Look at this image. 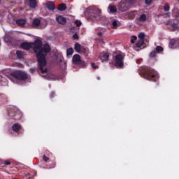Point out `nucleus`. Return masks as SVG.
Segmentation results:
<instances>
[{"mask_svg": "<svg viewBox=\"0 0 179 179\" xmlns=\"http://www.w3.org/2000/svg\"><path fill=\"white\" fill-rule=\"evenodd\" d=\"M20 47L23 50L33 48L38 59L39 75L48 80H55V76L48 72V66H47V60L45 59L47 54L51 51L50 45L47 43L43 45L41 41L36 40L34 43H23Z\"/></svg>", "mask_w": 179, "mask_h": 179, "instance_id": "nucleus-1", "label": "nucleus"}, {"mask_svg": "<svg viewBox=\"0 0 179 179\" xmlns=\"http://www.w3.org/2000/svg\"><path fill=\"white\" fill-rule=\"evenodd\" d=\"M85 15L90 22H106L107 17L101 15V10L97 6H91L85 10Z\"/></svg>", "mask_w": 179, "mask_h": 179, "instance_id": "nucleus-2", "label": "nucleus"}, {"mask_svg": "<svg viewBox=\"0 0 179 179\" xmlns=\"http://www.w3.org/2000/svg\"><path fill=\"white\" fill-rule=\"evenodd\" d=\"M142 77L147 80H151L152 82H156L157 79H159V73L155 69L150 67H145L141 71Z\"/></svg>", "mask_w": 179, "mask_h": 179, "instance_id": "nucleus-3", "label": "nucleus"}, {"mask_svg": "<svg viewBox=\"0 0 179 179\" xmlns=\"http://www.w3.org/2000/svg\"><path fill=\"white\" fill-rule=\"evenodd\" d=\"M136 3V0H122L117 5V8L120 12H125L129 8H132Z\"/></svg>", "mask_w": 179, "mask_h": 179, "instance_id": "nucleus-4", "label": "nucleus"}, {"mask_svg": "<svg viewBox=\"0 0 179 179\" xmlns=\"http://www.w3.org/2000/svg\"><path fill=\"white\" fill-rule=\"evenodd\" d=\"M13 76L14 77L15 82H17V80H26L28 78L26 73L20 71H14L13 73Z\"/></svg>", "mask_w": 179, "mask_h": 179, "instance_id": "nucleus-5", "label": "nucleus"}, {"mask_svg": "<svg viewBox=\"0 0 179 179\" xmlns=\"http://www.w3.org/2000/svg\"><path fill=\"white\" fill-rule=\"evenodd\" d=\"M22 112L20 110H17L16 108H13L9 113L8 116L11 118H13L15 121H19L20 118H22Z\"/></svg>", "mask_w": 179, "mask_h": 179, "instance_id": "nucleus-6", "label": "nucleus"}, {"mask_svg": "<svg viewBox=\"0 0 179 179\" xmlns=\"http://www.w3.org/2000/svg\"><path fill=\"white\" fill-rule=\"evenodd\" d=\"M124 54L120 53L115 57V65L117 68H122L124 66Z\"/></svg>", "mask_w": 179, "mask_h": 179, "instance_id": "nucleus-7", "label": "nucleus"}, {"mask_svg": "<svg viewBox=\"0 0 179 179\" xmlns=\"http://www.w3.org/2000/svg\"><path fill=\"white\" fill-rule=\"evenodd\" d=\"M11 131H13V132H15V134H17V132H20V134L24 132V129L19 123L13 124L11 127Z\"/></svg>", "mask_w": 179, "mask_h": 179, "instance_id": "nucleus-8", "label": "nucleus"}, {"mask_svg": "<svg viewBox=\"0 0 179 179\" xmlns=\"http://www.w3.org/2000/svg\"><path fill=\"white\" fill-rule=\"evenodd\" d=\"M179 45V38L171 39L169 42V48H177Z\"/></svg>", "mask_w": 179, "mask_h": 179, "instance_id": "nucleus-9", "label": "nucleus"}, {"mask_svg": "<svg viewBox=\"0 0 179 179\" xmlns=\"http://www.w3.org/2000/svg\"><path fill=\"white\" fill-rule=\"evenodd\" d=\"M109 55L108 52H102L99 55V59L102 62H107L108 61Z\"/></svg>", "mask_w": 179, "mask_h": 179, "instance_id": "nucleus-10", "label": "nucleus"}, {"mask_svg": "<svg viewBox=\"0 0 179 179\" xmlns=\"http://www.w3.org/2000/svg\"><path fill=\"white\" fill-rule=\"evenodd\" d=\"M74 50L76 51V52L80 53V52H85L86 50L83 49L82 45L80 44L76 43L74 45Z\"/></svg>", "mask_w": 179, "mask_h": 179, "instance_id": "nucleus-11", "label": "nucleus"}, {"mask_svg": "<svg viewBox=\"0 0 179 179\" xmlns=\"http://www.w3.org/2000/svg\"><path fill=\"white\" fill-rule=\"evenodd\" d=\"M56 20L59 23V24H66V18L62 15H58Z\"/></svg>", "mask_w": 179, "mask_h": 179, "instance_id": "nucleus-12", "label": "nucleus"}, {"mask_svg": "<svg viewBox=\"0 0 179 179\" xmlns=\"http://www.w3.org/2000/svg\"><path fill=\"white\" fill-rule=\"evenodd\" d=\"M168 27H169V30H171V31H176V30H179L178 25L174 22H170L169 24Z\"/></svg>", "mask_w": 179, "mask_h": 179, "instance_id": "nucleus-13", "label": "nucleus"}, {"mask_svg": "<svg viewBox=\"0 0 179 179\" xmlns=\"http://www.w3.org/2000/svg\"><path fill=\"white\" fill-rule=\"evenodd\" d=\"M73 64L74 65H78L80 64V56L79 55H74L73 57Z\"/></svg>", "mask_w": 179, "mask_h": 179, "instance_id": "nucleus-14", "label": "nucleus"}, {"mask_svg": "<svg viewBox=\"0 0 179 179\" xmlns=\"http://www.w3.org/2000/svg\"><path fill=\"white\" fill-rule=\"evenodd\" d=\"M16 23L18 24V26L24 27V26H26V23H27V21H26L25 19H18L16 20Z\"/></svg>", "mask_w": 179, "mask_h": 179, "instance_id": "nucleus-15", "label": "nucleus"}, {"mask_svg": "<svg viewBox=\"0 0 179 179\" xmlns=\"http://www.w3.org/2000/svg\"><path fill=\"white\" fill-rule=\"evenodd\" d=\"M29 1V6L31 9H36L37 8V1L36 0H28Z\"/></svg>", "mask_w": 179, "mask_h": 179, "instance_id": "nucleus-16", "label": "nucleus"}, {"mask_svg": "<svg viewBox=\"0 0 179 179\" xmlns=\"http://www.w3.org/2000/svg\"><path fill=\"white\" fill-rule=\"evenodd\" d=\"M46 6L49 10H54V9H55V4H54V3L51 1L47 2Z\"/></svg>", "mask_w": 179, "mask_h": 179, "instance_id": "nucleus-17", "label": "nucleus"}, {"mask_svg": "<svg viewBox=\"0 0 179 179\" xmlns=\"http://www.w3.org/2000/svg\"><path fill=\"white\" fill-rule=\"evenodd\" d=\"M107 31V29H106V28H98L96 29L97 32V36H99V37H101L103 36V34H104L106 33V31Z\"/></svg>", "mask_w": 179, "mask_h": 179, "instance_id": "nucleus-18", "label": "nucleus"}, {"mask_svg": "<svg viewBox=\"0 0 179 179\" xmlns=\"http://www.w3.org/2000/svg\"><path fill=\"white\" fill-rule=\"evenodd\" d=\"M8 85V80L5 77L0 76V86H6Z\"/></svg>", "mask_w": 179, "mask_h": 179, "instance_id": "nucleus-19", "label": "nucleus"}, {"mask_svg": "<svg viewBox=\"0 0 179 179\" xmlns=\"http://www.w3.org/2000/svg\"><path fill=\"white\" fill-rule=\"evenodd\" d=\"M108 11L110 13H115V12H117V7H115V6L109 5L108 8Z\"/></svg>", "mask_w": 179, "mask_h": 179, "instance_id": "nucleus-20", "label": "nucleus"}, {"mask_svg": "<svg viewBox=\"0 0 179 179\" xmlns=\"http://www.w3.org/2000/svg\"><path fill=\"white\" fill-rule=\"evenodd\" d=\"M40 23H41L40 20L38 18H36L34 20L32 24L34 27H37L40 26Z\"/></svg>", "mask_w": 179, "mask_h": 179, "instance_id": "nucleus-21", "label": "nucleus"}, {"mask_svg": "<svg viewBox=\"0 0 179 179\" xmlns=\"http://www.w3.org/2000/svg\"><path fill=\"white\" fill-rule=\"evenodd\" d=\"M17 54V58H19L20 59H23V58H24V53L22 51L20 50H17L16 52Z\"/></svg>", "mask_w": 179, "mask_h": 179, "instance_id": "nucleus-22", "label": "nucleus"}, {"mask_svg": "<svg viewBox=\"0 0 179 179\" xmlns=\"http://www.w3.org/2000/svg\"><path fill=\"white\" fill-rule=\"evenodd\" d=\"M60 12H64V10H66V6L64 3H62L57 8Z\"/></svg>", "mask_w": 179, "mask_h": 179, "instance_id": "nucleus-23", "label": "nucleus"}, {"mask_svg": "<svg viewBox=\"0 0 179 179\" xmlns=\"http://www.w3.org/2000/svg\"><path fill=\"white\" fill-rule=\"evenodd\" d=\"M143 43L144 41L142 39H138V41H137V43H136V47H138V48H141V47H142V45H143Z\"/></svg>", "mask_w": 179, "mask_h": 179, "instance_id": "nucleus-24", "label": "nucleus"}, {"mask_svg": "<svg viewBox=\"0 0 179 179\" xmlns=\"http://www.w3.org/2000/svg\"><path fill=\"white\" fill-rule=\"evenodd\" d=\"M118 27V21L117 20H114L112 22V29H117Z\"/></svg>", "mask_w": 179, "mask_h": 179, "instance_id": "nucleus-25", "label": "nucleus"}, {"mask_svg": "<svg viewBox=\"0 0 179 179\" xmlns=\"http://www.w3.org/2000/svg\"><path fill=\"white\" fill-rule=\"evenodd\" d=\"M146 19H147L146 15H145V14H143V15H141L139 17L138 20H139L140 22H145V21H146Z\"/></svg>", "mask_w": 179, "mask_h": 179, "instance_id": "nucleus-26", "label": "nucleus"}, {"mask_svg": "<svg viewBox=\"0 0 179 179\" xmlns=\"http://www.w3.org/2000/svg\"><path fill=\"white\" fill-rule=\"evenodd\" d=\"M138 40L144 41L145 40V33H143V32L140 33L138 34Z\"/></svg>", "mask_w": 179, "mask_h": 179, "instance_id": "nucleus-27", "label": "nucleus"}, {"mask_svg": "<svg viewBox=\"0 0 179 179\" xmlns=\"http://www.w3.org/2000/svg\"><path fill=\"white\" fill-rule=\"evenodd\" d=\"M164 12H169V10H170V6L169 5V3L164 4Z\"/></svg>", "mask_w": 179, "mask_h": 179, "instance_id": "nucleus-28", "label": "nucleus"}, {"mask_svg": "<svg viewBox=\"0 0 179 179\" xmlns=\"http://www.w3.org/2000/svg\"><path fill=\"white\" fill-rule=\"evenodd\" d=\"M66 54H67V55H72V54H73V48H70L67 49Z\"/></svg>", "mask_w": 179, "mask_h": 179, "instance_id": "nucleus-29", "label": "nucleus"}, {"mask_svg": "<svg viewBox=\"0 0 179 179\" xmlns=\"http://www.w3.org/2000/svg\"><path fill=\"white\" fill-rule=\"evenodd\" d=\"M61 65H62V69H65L66 68V63L65 62L62 61V58L59 59Z\"/></svg>", "mask_w": 179, "mask_h": 179, "instance_id": "nucleus-30", "label": "nucleus"}, {"mask_svg": "<svg viewBox=\"0 0 179 179\" xmlns=\"http://www.w3.org/2000/svg\"><path fill=\"white\" fill-rule=\"evenodd\" d=\"M136 40H138V37H136V36H132L131 37V44H134L135 43V41H136Z\"/></svg>", "mask_w": 179, "mask_h": 179, "instance_id": "nucleus-31", "label": "nucleus"}, {"mask_svg": "<svg viewBox=\"0 0 179 179\" xmlns=\"http://www.w3.org/2000/svg\"><path fill=\"white\" fill-rule=\"evenodd\" d=\"M163 52V47L157 46L156 47V52L159 53V52Z\"/></svg>", "mask_w": 179, "mask_h": 179, "instance_id": "nucleus-32", "label": "nucleus"}, {"mask_svg": "<svg viewBox=\"0 0 179 179\" xmlns=\"http://www.w3.org/2000/svg\"><path fill=\"white\" fill-rule=\"evenodd\" d=\"M156 51H152V52H151L150 53V58H153L154 57H156Z\"/></svg>", "mask_w": 179, "mask_h": 179, "instance_id": "nucleus-33", "label": "nucleus"}, {"mask_svg": "<svg viewBox=\"0 0 179 179\" xmlns=\"http://www.w3.org/2000/svg\"><path fill=\"white\" fill-rule=\"evenodd\" d=\"M75 24H76V26H77L78 27H80V26H82V22H80V21H79V20H76V21L75 22Z\"/></svg>", "mask_w": 179, "mask_h": 179, "instance_id": "nucleus-34", "label": "nucleus"}, {"mask_svg": "<svg viewBox=\"0 0 179 179\" xmlns=\"http://www.w3.org/2000/svg\"><path fill=\"white\" fill-rule=\"evenodd\" d=\"M91 66H92V68H93L94 69H99V66L96 65V64H94V63H92V64H91Z\"/></svg>", "mask_w": 179, "mask_h": 179, "instance_id": "nucleus-35", "label": "nucleus"}, {"mask_svg": "<svg viewBox=\"0 0 179 179\" xmlns=\"http://www.w3.org/2000/svg\"><path fill=\"white\" fill-rule=\"evenodd\" d=\"M3 164H5L6 166H9V164H11V162L10 160H6L3 161Z\"/></svg>", "mask_w": 179, "mask_h": 179, "instance_id": "nucleus-36", "label": "nucleus"}, {"mask_svg": "<svg viewBox=\"0 0 179 179\" xmlns=\"http://www.w3.org/2000/svg\"><path fill=\"white\" fill-rule=\"evenodd\" d=\"M43 160H44L45 162H46V163H47V162H48L50 161V158H48V157L44 155V156H43Z\"/></svg>", "mask_w": 179, "mask_h": 179, "instance_id": "nucleus-37", "label": "nucleus"}, {"mask_svg": "<svg viewBox=\"0 0 179 179\" xmlns=\"http://www.w3.org/2000/svg\"><path fill=\"white\" fill-rule=\"evenodd\" d=\"M73 38L74 40H78V38H79V36H78L76 34H74L73 35Z\"/></svg>", "mask_w": 179, "mask_h": 179, "instance_id": "nucleus-38", "label": "nucleus"}, {"mask_svg": "<svg viewBox=\"0 0 179 179\" xmlns=\"http://www.w3.org/2000/svg\"><path fill=\"white\" fill-rule=\"evenodd\" d=\"M146 5H150L152 3V0H145Z\"/></svg>", "mask_w": 179, "mask_h": 179, "instance_id": "nucleus-39", "label": "nucleus"}, {"mask_svg": "<svg viewBox=\"0 0 179 179\" xmlns=\"http://www.w3.org/2000/svg\"><path fill=\"white\" fill-rule=\"evenodd\" d=\"M164 17H170V13H166L164 15Z\"/></svg>", "mask_w": 179, "mask_h": 179, "instance_id": "nucleus-40", "label": "nucleus"}, {"mask_svg": "<svg viewBox=\"0 0 179 179\" xmlns=\"http://www.w3.org/2000/svg\"><path fill=\"white\" fill-rule=\"evenodd\" d=\"M55 96V92H52L51 94H50V98L52 99V97H54Z\"/></svg>", "mask_w": 179, "mask_h": 179, "instance_id": "nucleus-41", "label": "nucleus"}, {"mask_svg": "<svg viewBox=\"0 0 179 179\" xmlns=\"http://www.w3.org/2000/svg\"><path fill=\"white\" fill-rule=\"evenodd\" d=\"M30 71L31 72V73H34V69H30Z\"/></svg>", "mask_w": 179, "mask_h": 179, "instance_id": "nucleus-42", "label": "nucleus"}, {"mask_svg": "<svg viewBox=\"0 0 179 179\" xmlns=\"http://www.w3.org/2000/svg\"><path fill=\"white\" fill-rule=\"evenodd\" d=\"M99 41H100V43H103V39L101 38H100Z\"/></svg>", "mask_w": 179, "mask_h": 179, "instance_id": "nucleus-43", "label": "nucleus"}, {"mask_svg": "<svg viewBox=\"0 0 179 179\" xmlns=\"http://www.w3.org/2000/svg\"><path fill=\"white\" fill-rule=\"evenodd\" d=\"M97 80H100V77H98V78H97Z\"/></svg>", "mask_w": 179, "mask_h": 179, "instance_id": "nucleus-44", "label": "nucleus"}, {"mask_svg": "<svg viewBox=\"0 0 179 179\" xmlns=\"http://www.w3.org/2000/svg\"><path fill=\"white\" fill-rule=\"evenodd\" d=\"M54 166H52V167H50V169H52V168H54Z\"/></svg>", "mask_w": 179, "mask_h": 179, "instance_id": "nucleus-45", "label": "nucleus"}, {"mask_svg": "<svg viewBox=\"0 0 179 179\" xmlns=\"http://www.w3.org/2000/svg\"><path fill=\"white\" fill-rule=\"evenodd\" d=\"M10 134H13L12 131H10Z\"/></svg>", "mask_w": 179, "mask_h": 179, "instance_id": "nucleus-46", "label": "nucleus"}, {"mask_svg": "<svg viewBox=\"0 0 179 179\" xmlns=\"http://www.w3.org/2000/svg\"><path fill=\"white\" fill-rule=\"evenodd\" d=\"M178 1H179V0H178Z\"/></svg>", "mask_w": 179, "mask_h": 179, "instance_id": "nucleus-47", "label": "nucleus"}]
</instances>
